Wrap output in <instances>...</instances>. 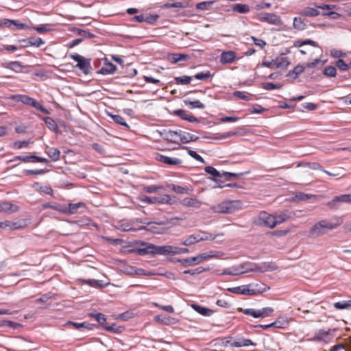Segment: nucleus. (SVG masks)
Masks as SVG:
<instances>
[{"label": "nucleus", "instance_id": "obj_1", "mask_svg": "<svg viewBox=\"0 0 351 351\" xmlns=\"http://www.w3.org/2000/svg\"><path fill=\"white\" fill-rule=\"evenodd\" d=\"M341 223V219H335V221L322 220L312 226L309 234L313 237H319L326 234L328 230L337 228Z\"/></svg>", "mask_w": 351, "mask_h": 351}, {"label": "nucleus", "instance_id": "obj_2", "mask_svg": "<svg viewBox=\"0 0 351 351\" xmlns=\"http://www.w3.org/2000/svg\"><path fill=\"white\" fill-rule=\"evenodd\" d=\"M242 203L240 201H226L212 206L211 209L218 213H232L241 208Z\"/></svg>", "mask_w": 351, "mask_h": 351}, {"label": "nucleus", "instance_id": "obj_3", "mask_svg": "<svg viewBox=\"0 0 351 351\" xmlns=\"http://www.w3.org/2000/svg\"><path fill=\"white\" fill-rule=\"evenodd\" d=\"M136 253L141 256L145 254L165 255V245L158 246L149 243L141 242L136 249Z\"/></svg>", "mask_w": 351, "mask_h": 351}, {"label": "nucleus", "instance_id": "obj_4", "mask_svg": "<svg viewBox=\"0 0 351 351\" xmlns=\"http://www.w3.org/2000/svg\"><path fill=\"white\" fill-rule=\"evenodd\" d=\"M227 290L236 294L253 295L265 291L266 289H261L258 287V285L256 284L228 288Z\"/></svg>", "mask_w": 351, "mask_h": 351}, {"label": "nucleus", "instance_id": "obj_5", "mask_svg": "<svg viewBox=\"0 0 351 351\" xmlns=\"http://www.w3.org/2000/svg\"><path fill=\"white\" fill-rule=\"evenodd\" d=\"M10 98L16 101L21 102L26 105H29L36 109L40 110L42 112L46 114H49L50 113L49 111L43 105H41L38 101L27 95H14L11 96Z\"/></svg>", "mask_w": 351, "mask_h": 351}, {"label": "nucleus", "instance_id": "obj_6", "mask_svg": "<svg viewBox=\"0 0 351 351\" xmlns=\"http://www.w3.org/2000/svg\"><path fill=\"white\" fill-rule=\"evenodd\" d=\"M274 221V215L265 211H262L256 217L254 223L260 226L274 228L275 227V222Z\"/></svg>", "mask_w": 351, "mask_h": 351}, {"label": "nucleus", "instance_id": "obj_7", "mask_svg": "<svg viewBox=\"0 0 351 351\" xmlns=\"http://www.w3.org/2000/svg\"><path fill=\"white\" fill-rule=\"evenodd\" d=\"M71 58L77 62L76 66L82 71L85 75L90 73L91 66L90 59L85 58L78 53L71 54Z\"/></svg>", "mask_w": 351, "mask_h": 351}, {"label": "nucleus", "instance_id": "obj_8", "mask_svg": "<svg viewBox=\"0 0 351 351\" xmlns=\"http://www.w3.org/2000/svg\"><path fill=\"white\" fill-rule=\"evenodd\" d=\"M335 331V329L331 328H329L328 330L323 329L318 330L315 332L314 336L311 340L313 341L328 343L334 337L333 332Z\"/></svg>", "mask_w": 351, "mask_h": 351}, {"label": "nucleus", "instance_id": "obj_9", "mask_svg": "<svg viewBox=\"0 0 351 351\" xmlns=\"http://www.w3.org/2000/svg\"><path fill=\"white\" fill-rule=\"evenodd\" d=\"M215 237L208 233L194 234L189 236L184 241L181 243L182 245L185 246L192 245L199 241H206L208 239H215Z\"/></svg>", "mask_w": 351, "mask_h": 351}, {"label": "nucleus", "instance_id": "obj_10", "mask_svg": "<svg viewBox=\"0 0 351 351\" xmlns=\"http://www.w3.org/2000/svg\"><path fill=\"white\" fill-rule=\"evenodd\" d=\"M258 19L261 22H265L274 25L282 24L280 17L274 13L261 12L257 16Z\"/></svg>", "mask_w": 351, "mask_h": 351}, {"label": "nucleus", "instance_id": "obj_11", "mask_svg": "<svg viewBox=\"0 0 351 351\" xmlns=\"http://www.w3.org/2000/svg\"><path fill=\"white\" fill-rule=\"evenodd\" d=\"M339 203H349L351 204V194H343L334 197V198L327 203L329 208L332 210L338 209Z\"/></svg>", "mask_w": 351, "mask_h": 351}, {"label": "nucleus", "instance_id": "obj_12", "mask_svg": "<svg viewBox=\"0 0 351 351\" xmlns=\"http://www.w3.org/2000/svg\"><path fill=\"white\" fill-rule=\"evenodd\" d=\"M278 267L273 263H262L259 265H255L254 268H246L245 271H258L264 273L270 271L276 270Z\"/></svg>", "mask_w": 351, "mask_h": 351}, {"label": "nucleus", "instance_id": "obj_13", "mask_svg": "<svg viewBox=\"0 0 351 351\" xmlns=\"http://www.w3.org/2000/svg\"><path fill=\"white\" fill-rule=\"evenodd\" d=\"M86 205L84 202H78V203H70L68 206H64V210H63V214L65 215H73L77 213L79 209H85Z\"/></svg>", "mask_w": 351, "mask_h": 351}, {"label": "nucleus", "instance_id": "obj_14", "mask_svg": "<svg viewBox=\"0 0 351 351\" xmlns=\"http://www.w3.org/2000/svg\"><path fill=\"white\" fill-rule=\"evenodd\" d=\"M156 159L169 165H179L182 163V160L179 158L169 157L160 154H156Z\"/></svg>", "mask_w": 351, "mask_h": 351}, {"label": "nucleus", "instance_id": "obj_15", "mask_svg": "<svg viewBox=\"0 0 351 351\" xmlns=\"http://www.w3.org/2000/svg\"><path fill=\"white\" fill-rule=\"evenodd\" d=\"M162 135L163 138L168 141L176 143L181 142L180 130L179 132L172 130L165 131Z\"/></svg>", "mask_w": 351, "mask_h": 351}, {"label": "nucleus", "instance_id": "obj_16", "mask_svg": "<svg viewBox=\"0 0 351 351\" xmlns=\"http://www.w3.org/2000/svg\"><path fill=\"white\" fill-rule=\"evenodd\" d=\"M236 58V53L233 51H227L221 53L220 62L223 64L232 63Z\"/></svg>", "mask_w": 351, "mask_h": 351}, {"label": "nucleus", "instance_id": "obj_17", "mask_svg": "<svg viewBox=\"0 0 351 351\" xmlns=\"http://www.w3.org/2000/svg\"><path fill=\"white\" fill-rule=\"evenodd\" d=\"M170 196L168 195H165L162 197H150L147 196H144L141 198V201L148 203V204H155V203H167L170 201Z\"/></svg>", "mask_w": 351, "mask_h": 351}, {"label": "nucleus", "instance_id": "obj_18", "mask_svg": "<svg viewBox=\"0 0 351 351\" xmlns=\"http://www.w3.org/2000/svg\"><path fill=\"white\" fill-rule=\"evenodd\" d=\"M247 271L244 270V265H239L224 269L221 275L237 276Z\"/></svg>", "mask_w": 351, "mask_h": 351}, {"label": "nucleus", "instance_id": "obj_19", "mask_svg": "<svg viewBox=\"0 0 351 351\" xmlns=\"http://www.w3.org/2000/svg\"><path fill=\"white\" fill-rule=\"evenodd\" d=\"M189 252L187 248H181L172 245H165V255L186 254Z\"/></svg>", "mask_w": 351, "mask_h": 351}, {"label": "nucleus", "instance_id": "obj_20", "mask_svg": "<svg viewBox=\"0 0 351 351\" xmlns=\"http://www.w3.org/2000/svg\"><path fill=\"white\" fill-rule=\"evenodd\" d=\"M18 210L19 207L16 205L12 204L5 201L0 202V213L4 212L8 213H12Z\"/></svg>", "mask_w": 351, "mask_h": 351}, {"label": "nucleus", "instance_id": "obj_21", "mask_svg": "<svg viewBox=\"0 0 351 351\" xmlns=\"http://www.w3.org/2000/svg\"><path fill=\"white\" fill-rule=\"evenodd\" d=\"M117 71V66L110 62H105L104 66L98 71V73L102 75L113 74Z\"/></svg>", "mask_w": 351, "mask_h": 351}, {"label": "nucleus", "instance_id": "obj_22", "mask_svg": "<svg viewBox=\"0 0 351 351\" xmlns=\"http://www.w3.org/2000/svg\"><path fill=\"white\" fill-rule=\"evenodd\" d=\"M205 171L207 173L213 176L215 178H221V173L213 167L208 166V167H205ZM214 180L216 183L218 184L219 187H220V188L223 187V185H222L223 182L221 180L215 178Z\"/></svg>", "mask_w": 351, "mask_h": 351}, {"label": "nucleus", "instance_id": "obj_23", "mask_svg": "<svg viewBox=\"0 0 351 351\" xmlns=\"http://www.w3.org/2000/svg\"><path fill=\"white\" fill-rule=\"evenodd\" d=\"M230 343V346L232 347H243V346H256V343H253L249 339L240 338L233 341H228Z\"/></svg>", "mask_w": 351, "mask_h": 351}, {"label": "nucleus", "instance_id": "obj_24", "mask_svg": "<svg viewBox=\"0 0 351 351\" xmlns=\"http://www.w3.org/2000/svg\"><path fill=\"white\" fill-rule=\"evenodd\" d=\"M174 114L179 116L182 119L186 120L191 123L198 121L197 118L193 116L191 114L188 113L184 110H182V109L177 110L174 112Z\"/></svg>", "mask_w": 351, "mask_h": 351}, {"label": "nucleus", "instance_id": "obj_25", "mask_svg": "<svg viewBox=\"0 0 351 351\" xmlns=\"http://www.w3.org/2000/svg\"><path fill=\"white\" fill-rule=\"evenodd\" d=\"M299 14L302 16L315 17L319 15L320 12L316 8L306 7Z\"/></svg>", "mask_w": 351, "mask_h": 351}, {"label": "nucleus", "instance_id": "obj_26", "mask_svg": "<svg viewBox=\"0 0 351 351\" xmlns=\"http://www.w3.org/2000/svg\"><path fill=\"white\" fill-rule=\"evenodd\" d=\"M191 7L190 1L189 0H183L182 1L174 2V3H167L163 5V8H186Z\"/></svg>", "mask_w": 351, "mask_h": 351}, {"label": "nucleus", "instance_id": "obj_27", "mask_svg": "<svg viewBox=\"0 0 351 351\" xmlns=\"http://www.w3.org/2000/svg\"><path fill=\"white\" fill-rule=\"evenodd\" d=\"M191 307L198 313L204 316H210L213 313V311L210 308L202 306L200 305L193 304Z\"/></svg>", "mask_w": 351, "mask_h": 351}, {"label": "nucleus", "instance_id": "obj_28", "mask_svg": "<svg viewBox=\"0 0 351 351\" xmlns=\"http://www.w3.org/2000/svg\"><path fill=\"white\" fill-rule=\"evenodd\" d=\"M276 68L285 69L289 65L290 62L288 58L280 56L275 59Z\"/></svg>", "mask_w": 351, "mask_h": 351}, {"label": "nucleus", "instance_id": "obj_29", "mask_svg": "<svg viewBox=\"0 0 351 351\" xmlns=\"http://www.w3.org/2000/svg\"><path fill=\"white\" fill-rule=\"evenodd\" d=\"M181 142L182 143H187L191 141H196L199 139L197 136L189 132H183L180 130Z\"/></svg>", "mask_w": 351, "mask_h": 351}, {"label": "nucleus", "instance_id": "obj_30", "mask_svg": "<svg viewBox=\"0 0 351 351\" xmlns=\"http://www.w3.org/2000/svg\"><path fill=\"white\" fill-rule=\"evenodd\" d=\"M46 153L53 161H58L60 159V152L56 147H47Z\"/></svg>", "mask_w": 351, "mask_h": 351}, {"label": "nucleus", "instance_id": "obj_31", "mask_svg": "<svg viewBox=\"0 0 351 351\" xmlns=\"http://www.w3.org/2000/svg\"><path fill=\"white\" fill-rule=\"evenodd\" d=\"M66 326H73L77 330H81L82 328L91 330L93 328V325L90 324L89 323H87L86 322L82 323H77L69 321L66 323Z\"/></svg>", "mask_w": 351, "mask_h": 351}, {"label": "nucleus", "instance_id": "obj_32", "mask_svg": "<svg viewBox=\"0 0 351 351\" xmlns=\"http://www.w3.org/2000/svg\"><path fill=\"white\" fill-rule=\"evenodd\" d=\"M4 67L11 69L16 73H21L23 71V66L20 62L13 61L6 63Z\"/></svg>", "mask_w": 351, "mask_h": 351}, {"label": "nucleus", "instance_id": "obj_33", "mask_svg": "<svg viewBox=\"0 0 351 351\" xmlns=\"http://www.w3.org/2000/svg\"><path fill=\"white\" fill-rule=\"evenodd\" d=\"M232 11L240 14H247L250 11V8L248 5L241 3L234 4L232 6Z\"/></svg>", "mask_w": 351, "mask_h": 351}, {"label": "nucleus", "instance_id": "obj_34", "mask_svg": "<svg viewBox=\"0 0 351 351\" xmlns=\"http://www.w3.org/2000/svg\"><path fill=\"white\" fill-rule=\"evenodd\" d=\"M182 204L187 207L199 208L202 203L197 199L186 197L182 200Z\"/></svg>", "mask_w": 351, "mask_h": 351}, {"label": "nucleus", "instance_id": "obj_35", "mask_svg": "<svg viewBox=\"0 0 351 351\" xmlns=\"http://www.w3.org/2000/svg\"><path fill=\"white\" fill-rule=\"evenodd\" d=\"M43 121H45V124L47 125V128L55 132H58V126L56 123V122L52 119L51 117H47L43 118Z\"/></svg>", "mask_w": 351, "mask_h": 351}, {"label": "nucleus", "instance_id": "obj_36", "mask_svg": "<svg viewBox=\"0 0 351 351\" xmlns=\"http://www.w3.org/2000/svg\"><path fill=\"white\" fill-rule=\"evenodd\" d=\"M184 103L190 109H194V108L204 109V108H205V105L204 104H202L199 100L191 101L189 99H185V100H184Z\"/></svg>", "mask_w": 351, "mask_h": 351}, {"label": "nucleus", "instance_id": "obj_37", "mask_svg": "<svg viewBox=\"0 0 351 351\" xmlns=\"http://www.w3.org/2000/svg\"><path fill=\"white\" fill-rule=\"evenodd\" d=\"M304 71V67L302 65L298 64L294 67V69L291 71H289L287 76L292 77L295 80L298 77L299 75L301 74Z\"/></svg>", "mask_w": 351, "mask_h": 351}, {"label": "nucleus", "instance_id": "obj_38", "mask_svg": "<svg viewBox=\"0 0 351 351\" xmlns=\"http://www.w3.org/2000/svg\"><path fill=\"white\" fill-rule=\"evenodd\" d=\"M293 26L298 30H304L306 27L304 19L301 17H295L293 19Z\"/></svg>", "mask_w": 351, "mask_h": 351}, {"label": "nucleus", "instance_id": "obj_39", "mask_svg": "<svg viewBox=\"0 0 351 351\" xmlns=\"http://www.w3.org/2000/svg\"><path fill=\"white\" fill-rule=\"evenodd\" d=\"M4 25L8 27H10L11 25H14L19 29H23L26 27L25 24L20 23L19 21L12 19H4Z\"/></svg>", "mask_w": 351, "mask_h": 351}, {"label": "nucleus", "instance_id": "obj_40", "mask_svg": "<svg viewBox=\"0 0 351 351\" xmlns=\"http://www.w3.org/2000/svg\"><path fill=\"white\" fill-rule=\"evenodd\" d=\"M24 41L27 42L29 45L34 46L36 47H39L41 45H43L45 43V41H43L42 38L39 37H30Z\"/></svg>", "mask_w": 351, "mask_h": 351}, {"label": "nucleus", "instance_id": "obj_41", "mask_svg": "<svg viewBox=\"0 0 351 351\" xmlns=\"http://www.w3.org/2000/svg\"><path fill=\"white\" fill-rule=\"evenodd\" d=\"M216 1H202L196 4V8L199 10H208Z\"/></svg>", "mask_w": 351, "mask_h": 351}, {"label": "nucleus", "instance_id": "obj_42", "mask_svg": "<svg viewBox=\"0 0 351 351\" xmlns=\"http://www.w3.org/2000/svg\"><path fill=\"white\" fill-rule=\"evenodd\" d=\"M233 95L245 101H250L252 99V95L247 92L234 91Z\"/></svg>", "mask_w": 351, "mask_h": 351}, {"label": "nucleus", "instance_id": "obj_43", "mask_svg": "<svg viewBox=\"0 0 351 351\" xmlns=\"http://www.w3.org/2000/svg\"><path fill=\"white\" fill-rule=\"evenodd\" d=\"M119 229L123 232H128L130 230L136 231L137 230H146L145 226H141L138 228H134L132 227V226L129 223H123L119 226Z\"/></svg>", "mask_w": 351, "mask_h": 351}, {"label": "nucleus", "instance_id": "obj_44", "mask_svg": "<svg viewBox=\"0 0 351 351\" xmlns=\"http://www.w3.org/2000/svg\"><path fill=\"white\" fill-rule=\"evenodd\" d=\"M289 322L286 319L284 318H278L275 322L271 323L273 327L278 328H285L288 325Z\"/></svg>", "mask_w": 351, "mask_h": 351}, {"label": "nucleus", "instance_id": "obj_45", "mask_svg": "<svg viewBox=\"0 0 351 351\" xmlns=\"http://www.w3.org/2000/svg\"><path fill=\"white\" fill-rule=\"evenodd\" d=\"M274 221L275 222V226H276L277 224L282 223L286 221L287 220H288V219L289 218V216L288 215H287L285 213H281L278 215H274Z\"/></svg>", "mask_w": 351, "mask_h": 351}, {"label": "nucleus", "instance_id": "obj_46", "mask_svg": "<svg viewBox=\"0 0 351 351\" xmlns=\"http://www.w3.org/2000/svg\"><path fill=\"white\" fill-rule=\"evenodd\" d=\"M304 45H309L315 47H318V45L316 42L310 39H306L304 40H297L294 43V47H300Z\"/></svg>", "mask_w": 351, "mask_h": 351}, {"label": "nucleus", "instance_id": "obj_47", "mask_svg": "<svg viewBox=\"0 0 351 351\" xmlns=\"http://www.w3.org/2000/svg\"><path fill=\"white\" fill-rule=\"evenodd\" d=\"M241 311L245 315H251L255 318L262 317V314L260 313L258 310L254 308H246Z\"/></svg>", "mask_w": 351, "mask_h": 351}, {"label": "nucleus", "instance_id": "obj_48", "mask_svg": "<svg viewBox=\"0 0 351 351\" xmlns=\"http://www.w3.org/2000/svg\"><path fill=\"white\" fill-rule=\"evenodd\" d=\"M192 77L189 76H181L175 77V82L178 84H189L191 81Z\"/></svg>", "mask_w": 351, "mask_h": 351}, {"label": "nucleus", "instance_id": "obj_49", "mask_svg": "<svg viewBox=\"0 0 351 351\" xmlns=\"http://www.w3.org/2000/svg\"><path fill=\"white\" fill-rule=\"evenodd\" d=\"M334 306L339 310L348 308L351 306V300L337 302L334 304Z\"/></svg>", "mask_w": 351, "mask_h": 351}, {"label": "nucleus", "instance_id": "obj_50", "mask_svg": "<svg viewBox=\"0 0 351 351\" xmlns=\"http://www.w3.org/2000/svg\"><path fill=\"white\" fill-rule=\"evenodd\" d=\"M44 208H51L54 210H57L60 212L61 213H63V210H64V206L59 204H51L48 203L44 205Z\"/></svg>", "mask_w": 351, "mask_h": 351}, {"label": "nucleus", "instance_id": "obj_51", "mask_svg": "<svg viewBox=\"0 0 351 351\" xmlns=\"http://www.w3.org/2000/svg\"><path fill=\"white\" fill-rule=\"evenodd\" d=\"M323 73L326 77H335L337 74L336 68L332 66H326Z\"/></svg>", "mask_w": 351, "mask_h": 351}, {"label": "nucleus", "instance_id": "obj_52", "mask_svg": "<svg viewBox=\"0 0 351 351\" xmlns=\"http://www.w3.org/2000/svg\"><path fill=\"white\" fill-rule=\"evenodd\" d=\"M189 58V56L184 53H176L173 54L171 62L176 63L180 61L186 60Z\"/></svg>", "mask_w": 351, "mask_h": 351}, {"label": "nucleus", "instance_id": "obj_53", "mask_svg": "<svg viewBox=\"0 0 351 351\" xmlns=\"http://www.w3.org/2000/svg\"><path fill=\"white\" fill-rule=\"evenodd\" d=\"M112 118L116 123L121 125L127 128H129V125L125 122L124 118L123 117H121V115H118V114L112 115Z\"/></svg>", "mask_w": 351, "mask_h": 351}, {"label": "nucleus", "instance_id": "obj_54", "mask_svg": "<svg viewBox=\"0 0 351 351\" xmlns=\"http://www.w3.org/2000/svg\"><path fill=\"white\" fill-rule=\"evenodd\" d=\"M212 77V74L210 71L197 73L194 75V77L198 80H206L207 79Z\"/></svg>", "mask_w": 351, "mask_h": 351}, {"label": "nucleus", "instance_id": "obj_55", "mask_svg": "<svg viewBox=\"0 0 351 351\" xmlns=\"http://www.w3.org/2000/svg\"><path fill=\"white\" fill-rule=\"evenodd\" d=\"M84 282L93 287L99 288L104 286V285L101 283V280H99L88 279L84 280Z\"/></svg>", "mask_w": 351, "mask_h": 351}, {"label": "nucleus", "instance_id": "obj_56", "mask_svg": "<svg viewBox=\"0 0 351 351\" xmlns=\"http://www.w3.org/2000/svg\"><path fill=\"white\" fill-rule=\"evenodd\" d=\"M262 87L265 90H271L274 89H280V88H281L282 86L278 84H274L271 82H265V83L263 84Z\"/></svg>", "mask_w": 351, "mask_h": 351}, {"label": "nucleus", "instance_id": "obj_57", "mask_svg": "<svg viewBox=\"0 0 351 351\" xmlns=\"http://www.w3.org/2000/svg\"><path fill=\"white\" fill-rule=\"evenodd\" d=\"M28 158V162H43V163H47L49 161L47 158H42L40 156H36L34 155L27 156Z\"/></svg>", "mask_w": 351, "mask_h": 351}, {"label": "nucleus", "instance_id": "obj_58", "mask_svg": "<svg viewBox=\"0 0 351 351\" xmlns=\"http://www.w3.org/2000/svg\"><path fill=\"white\" fill-rule=\"evenodd\" d=\"M188 154L190 156H191L192 158H193L194 159H195L196 160L203 163V164H205L206 162L205 160H204V158L200 156L199 154H197L196 152L193 151V150H191V149H189L188 150Z\"/></svg>", "mask_w": 351, "mask_h": 351}, {"label": "nucleus", "instance_id": "obj_59", "mask_svg": "<svg viewBox=\"0 0 351 351\" xmlns=\"http://www.w3.org/2000/svg\"><path fill=\"white\" fill-rule=\"evenodd\" d=\"M335 65L341 71H347L349 69L348 64L346 63L342 59L337 60Z\"/></svg>", "mask_w": 351, "mask_h": 351}, {"label": "nucleus", "instance_id": "obj_60", "mask_svg": "<svg viewBox=\"0 0 351 351\" xmlns=\"http://www.w3.org/2000/svg\"><path fill=\"white\" fill-rule=\"evenodd\" d=\"M90 316L94 317L99 324H103L106 322L105 315L102 313H90Z\"/></svg>", "mask_w": 351, "mask_h": 351}, {"label": "nucleus", "instance_id": "obj_61", "mask_svg": "<svg viewBox=\"0 0 351 351\" xmlns=\"http://www.w3.org/2000/svg\"><path fill=\"white\" fill-rule=\"evenodd\" d=\"M204 271H205L204 268H203L202 267H199L193 269L185 270L184 271V274H189L193 276V275L199 274L202 273Z\"/></svg>", "mask_w": 351, "mask_h": 351}, {"label": "nucleus", "instance_id": "obj_62", "mask_svg": "<svg viewBox=\"0 0 351 351\" xmlns=\"http://www.w3.org/2000/svg\"><path fill=\"white\" fill-rule=\"evenodd\" d=\"M172 190L177 193H179V194H184V193H186L187 191H188V189L187 188H184V187H182V186H178V185H175V184H173L172 185Z\"/></svg>", "mask_w": 351, "mask_h": 351}, {"label": "nucleus", "instance_id": "obj_63", "mask_svg": "<svg viewBox=\"0 0 351 351\" xmlns=\"http://www.w3.org/2000/svg\"><path fill=\"white\" fill-rule=\"evenodd\" d=\"M162 187L160 186H156V185H149L144 187V191L147 193H156L158 191V189H161Z\"/></svg>", "mask_w": 351, "mask_h": 351}, {"label": "nucleus", "instance_id": "obj_64", "mask_svg": "<svg viewBox=\"0 0 351 351\" xmlns=\"http://www.w3.org/2000/svg\"><path fill=\"white\" fill-rule=\"evenodd\" d=\"M159 16L158 14L149 15L148 16L145 17V22L149 24H154L156 22Z\"/></svg>", "mask_w": 351, "mask_h": 351}]
</instances>
